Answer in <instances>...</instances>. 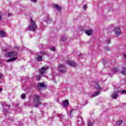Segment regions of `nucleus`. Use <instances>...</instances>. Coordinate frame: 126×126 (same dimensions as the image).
Returning a JSON list of instances; mask_svg holds the SVG:
<instances>
[{
    "label": "nucleus",
    "mask_w": 126,
    "mask_h": 126,
    "mask_svg": "<svg viewBox=\"0 0 126 126\" xmlns=\"http://www.w3.org/2000/svg\"><path fill=\"white\" fill-rule=\"evenodd\" d=\"M42 56H38V57L37 58V60L38 62H40V61H42Z\"/></svg>",
    "instance_id": "21"
},
{
    "label": "nucleus",
    "mask_w": 126,
    "mask_h": 126,
    "mask_svg": "<svg viewBox=\"0 0 126 126\" xmlns=\"http://www.w3.org/2000/svg\"><path fill=\"white\" fill-rule=\"evenodd\" d=\"M121 73H122V74H126V67H123V70H122Z\"/></svg>",
    "instance_id": "18"
},
{
    "label": "nucleus",
    "mask_w": 126,
    "mask_h": 126,
    "mask_svg": "<svg viewBox=\"0 0 126 126\" xmlns=\"http://www.w3.org/2000/svg\"><path fill=\"white\" fill-rule=\"evenodd\" d=\"M46 86V85L43 83H39L37 84V87L38 88H40L41 87H45Z\"/></svg>",
    "instance_id": "12"
},
{
    "label": "nucleus",
    "mask_w": 126,
    "mask_h": 126,
    "mask_svg": "<svg viewBox=\"0 0 126 126\" xmlns=\"http://www.w3.org/2000/svg\"><path fill=\"white\" fill-rule=\"evenodd\" d=\"M95 88V89H97V90H100V89H101V87L99 86V85L98 84V83H96Z\"/></svg>",
    "instance_id": "19"
},
{
    "label": "nucleus",
    "mask_w": 126,
    "mask_h": 126,
    "mask_svg": "<svg viewBox=\"0 0 126 126\" xmlns=\"http://www.w3.org/2000/svg\"><path fill=\"white\" fill-rule=\"evenodd\" d=\"M118 71H119V67L114 68L112 69V72H113V73H116Z\"/></svg>",
    "instance_id": "15"
},
{
    "label": "nucleus",
    "mask_w": 126,
    "mask_h": 126,
    "mask_svg": "<svg viewBox=\"0 0 126 126\" xmlns=\"http://www.w3.org/2000/svg\"><path fill=\"white\" fill-rule=\"evenodd\" d=\"M122 124H123V121L120 120L116 122V124L115 125V126H120L122 125Z\"/></svg>",
    "instance_id": "14"
},
{
    "label": "nucleus",
    "mask_w": 126,
    "mask_h": 126,
    "mask_svg": "<svg viewBox=\"0 0 126 126\" xmlns=\"http://www.w3.org/2000/svg\"><path fill=\"white\" fill-rule=\"evenodd\" d=\"M105 49L106 50V51H110V47H105Z\"/></svg>",
    "instance_id": "29"
},
{
    "label": "nucleus",
    "mask_w": 126,
    "mask_h": 126,
    "mask_svg": "<svg viewBox=\"0 0 126 126\" xmlns=\"http://www.w3.org/2000/svg\"><path fill=\"white\" fill-rule=\"evenodd\" d=\"M7 107H8V108H9V107H10V105H7Z\"/></svg>",
    "instance_id": "40"
},
{
    "label": "nucleus",
    "mask_w": 126,
    "mask_h": 126,
    "mask_svg": "<svg viewBox=\"0 0 126 126\" xmlns=\"http://www.w3.org/2000/svg\"><path fill=\"white\" fill-rule=\"evenodd\" d=\"M88 126H92V123L89 122L88 124Z\"/></svg>",
    "instance_id": "35"
},
{
    "label": "nucleus",
    "mask_w": 126,
    "mask_h": 126,
    "mask_svg": "<svg viewBox=\"0 0 126 126\" xmlns=\"http://www.w3.org/2000/svg\"><path fill=\"white\" fill-rule=\"evenodd\" d=\"M73 111H74V109H72L70 112V114H69V117H70V115H71V113H72V112H73Z\"/></svg>",
    "instance_id": "32"
},
{
    "label": "nucleus",
    "mask_w": 126,
    "mask_h": 126,
    "mask_svg": "<svg viewBox=\"0 0 126 126\" xmlns=\"http://www.w3.org/2000/svg\"><path fill=\"white\" fill-rule=\"evenodd\" d=\"M16 60H17V57H14L13 58H11L6 61L7 63H9L10 62H14Z\"/></svg>",
    "instance_id": "11"
},
{
    "label": "nucleus",
    "mask_w": 126,
    "mask_h": 126,
    "mask_svg": "<svg viewBox=\"0 0 126 126\" xmlns=\"http://www.w3.org/2000/svg\"><path fill=\"white\" fill-rule=\"evenodd\" d=\"M58 118H60V119H63V115L62 114H58Z\"/></svg>",
    "instance_id": "26"
},
{
    "label": "nucleus",
    "mask_w": 126,
    "mask_h": 126,
    "mask_svg": "<svg viewBox=\"0 0 126 126\" xmlns=\"http://www.w3.org/2000/svg\"><path fill=\"white\" fill-rule=\"evenodd\" d=\"M1 91H2V89L1 88H0V92H1Z\"/></svg>",
    "instance_id": "39"
},
{
    "label": "nucleus",
    "mask_w": 126,
    "mask_h": 126,
    "mask_svg": "<svg viewBox=\"0 0 126 126\" xmlns=\"http://www.w3.org/2000/svg\"><path fill=\"white\" fill-rule=\"evenodd\" d=\"M83 8L84 10H86V9H87V5H84L83 7Z\"/></svg>",
    "instance_id": "27"
},
{
    "label": "nucleus",
    "mask_w": 126,
    "mask_h": 126,
    "mask_svg": "<svg viewBox=\"0 0 126 126\" xmlns=\"http://www.w3.org/2000/svg\"><path fill=\"white\" fill-rule=\"evenodd\" d=\"M50 50H51V51H53V52H55V51H56V48H55V47H51L50 48Z\"/></svg>",
    "instance_id": "28"
},
{
    "label": "nucleus",
    "mask_w": 126,
    "mask_h": 126,
    "mask_svg": "<svg viewBox=\"0 0 126 126\" xmlns=\"http://www.w3.org/2000/svg\"><path fill=\"white\" fill-rule=\"evenodd\" d=\"M6 57H8L9 58H15L17 56V53L15 51H12L11 52H8L5 54Z\"/></svg>",
    "instance_id": "4"
},
{
    "label": "nucleus",
    "mask_w": 126,
    "mask_h": 126,
    "mask_svg": "<svg viewBox=\"0 0 126 126\" xmlns=\"http://www.w3.org/2000/svg\"><path fill=\"white\" fill-rule=\"evenodd\" d=\"M31 113L32 114V113H33V111H32L31 112Z\"/></svg>",
    "instance_id": "42"
},
{
    "label": "nucleus",
    "mask_w": 126,
    "mask_h": 126,
    "mask_svg": "<svg viewBox=\"0 0 126 126\" xmlns=\"http://www.w3.org/2000/svg\"><path fill=\"white\" fill-rule=\"evenodd\" d=\"M37 80H40L41 79V78L42 77L41 75H39L38 76H36Z\"/></svg>",
    "instance_id": "25"
},
{
    "label": "nucleus",
    "mask_w": 126,
    "mask_h": 126,
    "mask_svg": "<svg viewBox=\"0 0 126 126\" xmlns=\"http://www.w3.org/2000/svg\"><path fill=\"white\" fill-rule=\"evenodd\" d=\"M22 99H25L26 98V94H23L21 95Z\"/></svg>",
    "instance_id": "22"
},
{
    "label": "nucleus",
    "mask_w": 126,
    "mask_h": 126,
    "mask_svg": "<svg viewBox=\"0 0 126 126\" xmlns=\"http://www.w3.org/2000/svg\"><path fill=\"white\" fill-rule=\"evenodd\" d=\"M103 65H105V64L107 63V61H106V60H103Z\"/></svg>",
    "instance_id": "30"
},
{
    "label": "nucleus",
    "mask_w": 126,
    "mask_h": 126,
    "mask_svg": "<svg viewBox=\"0 0 126 126\" xmlns=\"http://www.w3.org/2000/svg\"><path fill=\"white\" fill-rule=\"evenodd\" d=\"M8 16H11V15H12V13H8Z\"/></svg>",
    "instance_id": "38"
},
{
    "label": "nucleus",
    "mask_w": 126,
    "mask_h": 126,
    "mask_svg": "<svg viewBox=\"0 0 126 126\" xmlns=\"http://www.w3.org/2000/svg\"><path fill=\"white\" fill-rule=\"evenodd\" d=\"M114 33L115 34L116 36H120V35H122V31H121V27H117L116 28H115L114 29Z\"/></svg>",
    "instance_id": "5"
},
{
    "label": "nucleus",
    "mask_w": 126,
    "mask_h": 126,
    "mask_svg": "<svg viewBox=\"0 0 126 126\" xmlns=\"http://www.w3.org/2000/svg\"><path fill=\"white\" fill-rule=\"evenodd\" d=\"M46 22L47 23H50V22H51V21H52V19L50 18H48L47 20H46Z\"/></svg>",
    "instance_id": "24"
},
{
    "label": "nucleus",
    "mask_w": 126,
    "mask_h": 126,
    "mask_svg": "<svg viewBox=\"0 0 126 126\" xmlns=\"http://www.w3.org/2000/svg\"><path fill=\"white\" fill-rule=\"evenodd\" d=\"M2 16V14L0 13V20H1Z\"/></svg>",
    "instance_id": "33"
},
{
    "label": "nucleus",
    "mask_w": 126,
    "mask_h": 126,
    "mask_svg": "<svg viewBox=\"0 0 126 126\" xmlns=\"http://www.w3.org/2000/svg\"><path fill=\"white\" fill-rule=\"evenodd\" d=\"M81 56V54H80V55H79V56Z\"/></svg>",
    "instance_id": "43"
},
{
    "label": "nucleus",
    "mask_w": 126,
    "mask_h": 126,
    "mask_svg": "<svg viewBox=\"0 0 126 126\" xmlns=\"http://www.w3.org/2000/svg\"><path fill=\"white\" fill-rule=\"evenodd\" d=\"M53 6L54 8H56L58 11H61V10H62V8L61 7V6H59V5L57 4H54Z\"/></svg>",
    "instance_id": "9"
},
{
    "label": "nucleus",
    "mask_w": 126,
    "mask_h": 126,
    "mask_svg": "<svg viewBox=\"0 0 126 126\" xmlns=\"http://www.w3.org/2000/svg\"><path fill=\"white\" fill-rule=\"evenodd\" d=\"M48 68H49L48 66L42 67V68L39 70V73H40V74H44L45 71H46Z\"/></svg>",
    "instance_id": "8"
},
{
    "label": "nucleus",
    "mask_w": 126,
    "mask_h": 126,
    "mask_svg": "<svg viewBox=\"0 0 126 126\" xmlns=\"http://www.w3.org/2000/svg\"><path fill=\"white\" fill-rule=\"evenodd\" d=\"M66 63L67 64H68V65H70V66H76V63H75V62H73V61H70L69 60H67L66 61Z\"/></svg>",
    "instance_id": "6"
},
{
    "label": "nucleus",
    "mask_w": 126,
    "mask_h": 126,
    "mask_svg": "<svg viewBox=\"0 0 126 126\" xmlns=\"http://www.w3.org/2000/svg\"><path fill=\"white\" fill-rule=\"evenodd\" d=\"M100 94V91H98L95 92L94 94H92L93 97H96V96H98Z\"/></svg>",
    "instance_id": "16"
},
{
    "label": "nucleus",
    "mask_w": 126,
    "mask_h": 126,
    "mask_svg": "<svg viewBox=\"0 0 126 126\" xmlns=\"http://www.w3.org/2000/svg\"><path fill=\"white\" fill-rule=\"evenodd\" d=\"M119 93H120V92L119 91L114 92L111 95L112 98L113 99H117V98H118V96H119Z\"/></svg>",
    "instance_id": "7"
},
{
    "label": "nucleus",
    "mask_w": 126,
    "mask_h": 126,
    "mask_svg": "<svg viewBox=\"0 0 126 126\" xmlns=\"http://www.w3.org/2000/svg\"><path fill=\"white\" fill-rule=\"evenodd\" d=\"M40 55H41L42 56L47 55V52H46L45 51H42V52H40Z\"/></svg>",
    "instance_id": "23"
},
{
    "label": "nucleus",
    "mask_w": 126,
    "mask_h": 126,
    "mask_svg": "<svg viewBox=\"0 0 126 126\" xmlns=\"http://www.w3.org/2000/svg\"><path fill=\"white\" fill-rule=\"evenodd\" d=\"M126 93V90H124V91L121 92L122 94H124V93Z\"/></svg>",
    "instance_id": "36"
},
{
    "label": "nucleus",
    "mask_w": 126,
    "mask_h": 126,
    "mask_svg": "<svg viewBox=\"0 0 126 126\" xmlns=\"http://www.w3.org/2000/svg\"><path fill=\"white\" fill-rule=\"evenodd\" d=\"M63 106H64V107H67V106H68V100L66 99L63 102Z\"/></svg>",
    "instance_id": "13"
},
{
    "label": "nucleus",
    "mask_w": 126,
    "mask_h": 126,
    "mask_svg": "<svg viewBox=\"0 0 126 126\" xmlns=\"http://www.w3.org/2000/svg\"><path fill=\"white\" fill-rule=\"evenodd\" d=\"M2 106H6L5 104H2Z\"/></svg>",
    "instance_id": "41"
},
{
    "label": "nucleus",
    "mask_w": 126,
    "mask_h": 126,
    "mask_svg": "<svg viewBox=\"0 0 126 126\" xmlns=\"http://www.w3.org/2000/svg\"><path fill=\"white\" fill-rule=\"evenodd\" d=\"M31 25L29 27V29L31 30V31H35L36 29H37V25H36V23L35 21L33 20V19H31Z\"/></svg>",
    "instance_id": "2"
},
{
    "label": "nucleus",
    "mask_w": 126,
    "mask_h": 126,
    "mask_svg": "<svg viewBox=\"0 0 126 126\" xmlns=\"http://www.w3.org/2000/svg\"><path fill=\"white\" fill-rule=\"evenodd\" d=\"M107 44H111V40L110 39L107 40Z\"/></svg>",
    "instance_id": "34"
},
{
    "label": "nucleus",
    "mask_w": 126,
    "mask_h": 126,
    "mask_svg": "<svg viewBox=\"0 0 126 126\" xmlns=\"http://www.w3.org/2000/svg\"><path fill=\"white\" fill-rule=\"evenodd\" d=\"M32 2H37V0H31Z\"/></svg>",
    "instance_id": "37"
},
{
    "label": "nucleus",
    "mask_w": 126,
    "mask_h": 126,
    "mask_svg": "<svg viewBox=\"0 0 126 126\" xmlns=\"http://www.w3.org/2000/svg\"><path fill=\"white\" fill-rule=\"evenodd\" d=\"M33 102L34 103V106L35 108H38L42 104V102L40 100V96L35 95L33 97Z\"/></svg>",
    "instance_id": "1"
},
{
    "label": "nucleus",
    "mask_w": 126,
    "mask_h": 126,
    "mask_svg": "<svg viewBox=\"0 0 126 126\" xmlns=\"http://www.w3.org/2000/svg\"><path fill=\"white\" fill-rule=\"evenodd\" d=\"M58 70L61 73H65L67 71L66 67H65V65L62 63L59 64Z\"/></svg>",
    "instance_id": "3"
},
{
    "label": "nucleus",
    "mask_w": 126,
    "mask_h": 126,
    "mask_svg": "<svg viewBox=\"0 0 126 126\" xmlns=\"http://www.w3.org/2000/svg\"><path fill=\"white\" fill-rule=\"evenodd\" d=\"M85 33H86L87 35H88V36H91V35H92V31L86 30L85 31Z\"/></svg>",
    "instance_id": "10"
},
{
    "label": "nucleus",
    "mask_w": 126,
    "mask_h": 126,
    "mask_svg": "<svg viewBox=\"0 0 126 126\" xmlns=\"http://www.w3.org/2000/svg\"><path fill=\"white\" fill-rule=\"evenodd\" d=\"M8 112V111L7 110H6V109H5V110H3V113H4V114H7Z\"/></svg>",
    "instance_id": "31"
},
{
    "label": "nucleus",
    "mask_w": 126,
    "mask_h": 126,
    "mask_svg": "<svg viewBox=\"0 0 126 126\" xmlns=\"http://www.w3.org/2000/svg\"><path fill=\"white\" fill-rule=\"evenodd\" d=\"M0 35L1 37H5V32L3 31H0Z\"/></svg>",
    "instance_id": "17"
},
{
    "label": "nucleus",
    "mask_w": 126,
    "mask_h": 126,
    "mask_svg": "<svg viewBox=\"0 0 126 126\" xmlns=\"http://www.w3.org/2000/svg\"><path fill=\"white\" fill-rule=\"evenodd\" d=\"M61 40L62 41H63V42L64 41H66V36H62L61 38Z\"/></svg>",
    "instance_id": "20"
}]
</instances>
